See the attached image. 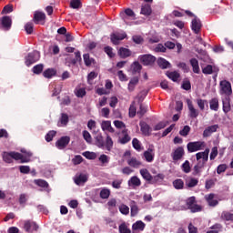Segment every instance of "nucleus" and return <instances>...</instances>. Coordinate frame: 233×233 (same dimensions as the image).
Wrapping results in <instances>:
<instances>
[{"label": "nucleus", "mask_w": 233, "mask_h": 233, "mask_svg": "<svg viewBox=\"0 0 233 233\" xmlns=\"http://www.w3.org/2000/svg\"><path fill=\"white\" fill-rule=\"evenodd\" d=\"M21 152L22 154L18 152H4L3 160L5 163H12V159L21 161V163H28L30 161V157H32V153L26 152L25 149H22Z\"/></svg>", "instance_id": "obj_1"}, {"label": "nucleus", "mask_w": 233, "mask_h": 233, "mask_svg": "<svg viewBox=\"0 0 233 233\" xmlns=\"http://www.w3.org/2000/svg\"><path fill=\"white\" fill-rule=\"evenodd\" d=\"M209 152V149H206L204 152H198L196 154V157L198 163L194 167V176H199L201 174L203 167H205V163L208 161Z\"/></svg>", "instance_id": "obj_2"}, {"label": "nucleus", "mask_w": 233, "mask_h": 233, "mask_svg": "<svg viewBox=\"0 0 233 233\" xmlns=\"http://www.w3.org/2000/svg\"><path fill=\"white\" fill-rule=\"evenodd\" d=\"M220 94L221 96H230L232 94V85L227 80L220 82Z\"/></svg>", "instance_id": "obj_3"}, {"label": "nucleus", "mask_w": 233, "mask_h": 233, "mask_svg": "<svg viewBox=\"0 0 233 233\" xmlns=\"http://www.w3.org/2000/svg\"><path fill=\"white\" fill-rule=\"evenodd\" d=\"M205 148V142L197 141V142H189L187 144L188 152H198V150H203Z\"/></svg>", "instance_id": "obj_4"}, {"label": "nucleus", "mask_w": 233, "mask_h": 233, "mask_svg": "<svg viewBox=\"0 0 233 233\" xmlns=\"http://www.w3.org/2000/svg\"><path fill=\"white\" fill-rule=\"evenodd\" d=\"M143 157L147 163H152L154 157H156V149L154 148V146H149L147 150L144 152Z\"/></svg>", "instance_id": "obj_5"}, {"label": "nucleus", "mask_w": 233, "mask_h": 233, "mask_svg": "<svg viewBox=\"0 0 233 233\" xmlns=\"http://www.w3.org/2000/svg\"><path fill=\"white\" fill-rule=\"evenodd\" d=\"M186 203L189 210H191V212H200L201 206L197 205L196 197H190L189 198L187 199Z\"/></svg>", "instance_id": "obj_6"}, {"label": "nucleus", "mask_w": 233, "mask_h": 233, "mask_svg": "<svg viewBox=\"0 0 233 233\" xmlns=\"http://www.w3.org/2000/svg\"><path fill=\"white\" fill-rule=\"evenodd\" d=\"M39 52L34 51L33 53H29L28 56L25 57V65L26 66H30V65H34V63L39 61Z\"/></svg>", "instance_id": "obj_7"}, {"label": "nucleus", "mask_w": 233, "mask_h": 233, "mask_svg": "<svg viewBox=\"0 0 233 233\" xmlns=\"http://www.w3.org/2000/svg\"><path fill=\"white\" fill-rule=\"evenodd\" d=\"M120 17L128 25V19H136V14L130 8L125 10V12L120 13Z\"/></svg>", "instance_id": "obj_8"}, {"label": "nucleus", "mask_w": 233, "mask_h": 233, "mask_svg": "<svg viewBox=\"0 0 233 233\" xmlns=\"http://www.w3.org/2000/svg\"><path fill=\"white\" fill-rule=\"evenodd\" d=\"M24 228L25 232L34 233L37 232L39 226H37V224H35L34 221L26 220L25 222Z\"/></svg>", "instance_id": "obj_9"}, {"label": "nucleus", "mask_w": 233, "mask_h": 233, "mask_svg": "<svg viewBox=\"0 0 233 233\" xmlns=\"http://www.w3.org/2000/svg\"><path fill=\"white\" fill-rule=\"evenodd\" d=\"M187 108L189 111V117H191L192 119H196V117H198V116H199V110H198L194 106V104H192L190 99H187Z\"/></svg>", "instance_id": "obj_10"}, {"label": "nucleus", "mask_w": 233, "mask_h": 233, "mask_svg": "<svg viewBox=\"0 0 233 233\" xmlns=\"http://www.w3.org/2000/svg\"><path fill=\"white\" fill-rule=\"evenodd\" d=\"M140 61L141 63H143V65H146L147 66H148L156 63V56L152 55H144L140 56Z\"/></svg>", "instance_id": "obj_11"}, {"label": "nucleus", "mask_w": 233, "mask_h": 233, "mask_svg": "<svg viewBox=\"0 0 233 233\" xmlns=\"http://www.w3.org/2000/svg\"><path fill=\"white\" fill-rule=\"evenodd\" d=\"M0 25L4 30H10L12 28V18L10 16H3L0 19Z\"/></svg>", "instance_id": "obj_12"}, {"label": "nucleus", "mask_w": 233, "mask_h": 233, "mask_svg": "<svg viewBox=\"0 0 233 233\" xmlns=\"http://www.w3.org/2000/svg\"><path fill=\"white\" fill-rule=\"evenodd\" d=\"M201 20L195 16L191 22V29L193 30V32H195V34H198L199 32H201Z\"/></svg>", "instance_id": "obj_13"}, {"label": "nucleus", "mask_w": 233, "mask_h": 233, "mask_svg": "<svg viewBox=\"0 0 233 233\" xmlns=\"http://www.w3.org/2000/svg\"><path fill=\"white\" fill-rule=\"evenodd\" d=\"M101 128L103 132H110L111 134L116 132L114 127H112V122H110V120H103L101 123Z\"/></svg>", "instance_id": "obj_14"}, {"label": "nucleus", "mask_w": 233, "mask_h": 233, "mask_svg": "<svg viewBox=\"0 0 233 233\" xmlns=\"http://www.w3.org/2000/svg\"><path fill=\"white\" fill-rule=\"evenodd\" d=\"M127 37L125 33H115L111 35V41L114 45H119V41H123Z\"/></svg>", "instance_id": "obj_15"}, {"label": "nucleus", "mask_w": 233, "mask_h": 233, "mask_svg": "<svg viewBox=\"0 0 233 233\" xmlns=\"http://www.w3.org/2000/svg\"><path fill=\"white\" fill-rule=\"evenodd\" d=\"M69 143L70 137H62L58 141H56V147H57L59 150H63V148H65Z\"/></svg>", "instance_id": "obj_16"}, {"label": "nucleus", "mask_w": 233, "mask_h": 233, "mask_svg": "<svg viewBox=\"0 0 233 233\" xmlns=\"http://www.w3.org/2000/svg\"><path fill=\"white\" fill-rule=\"evenodd\" d=\"M76 185H85L88 181V177L85 174L76 175L74 178Z\"/></svg>", "instance_id": "obj_17"}, {"label": "nucleus", "mask_w": 233, "mask_h": 233, "mask_svg": "<svg viewBox=\"0 0 233 233\" xmlns=\"http://www.w3.org/2000/svg\"><path fill=\"white\" fill-rule=\"evenodd\" d=\"M184 155L185 150L183 149V147H178L172 153L171 156L173 157V161H179V159H181V157H183Z\"/></svg>", "instance_id": "obj_18"}, {"label": "nucleus", "mask_w": 233, "mask_h": 233, "mask_svg": "<svg viewBox=\"0 0 233 233\" xmlns=\"http://www.w3.org/2000/svg\"><path fill=\"white\" fill-rule=\"evenodd\" d=\"M139 125H140V130L142 134H144V136H148L149 134H151L152 127H150L148 124H147L144 121H140Z\"/></svg>", "instance_id": "obj_19"}, {"label": "nucleus", "mask_w": 233, "mask_h": 233, "mask_svg": "<svg viewBox=\"0 0 233 233\" xmlns=\"http://www.w3.org/2000/svg\"><path fill=\"white\" fill-rule=\"evenodd\" d=\"M215 198H216V195L212 193L205 196L206 201L208 202L209 207H216L219 203L218 199H216Z\"/></svg>", "instance_id": "obj_20"}, {"label": "nucleus", "mask_w": 233, "mask_h": 233, "mask_svg": "<svg viewBox=\"0 0 233 233\" xmlns=\"http://www.w3.org/2000/svg\"><path fill=\"white\" fill-rule=\"evenodd\" d=\"M218 125H213V126L207 127L203 132L204 137H209V136H212V134H214V132L218 131Z\"/></svg>", "instance_id": "obj_21"}, {"label": "nucleus", "mask_w": 233, "mask_h": 233, "mask_svg": "<svg viewBox=\"0 0 233 233\" xmlns=\"http://www.w3.org/2000/svg\"><path fill=\"white\" fill-rule=\"evenodd\" d=\"M128 187H132L136 188L137 187H141V179L139 177L134 176L128 180Z\"/></svg>", "instance_id": "obj_22"}, {"label": "nucleus", "mask_w": 233, "mask_h": 233, "mask_svg": "<svg viewBox=\"0 0 233 233\" xmlns=\"http://www.w3.org/2000/svg\"><path fill=\"white\" fill-rule=\"evenodd\" d=\"M104 148L107 149L108 152L114 148V140H112V137L106 135V140L104 142Z\"/></svg>", "instance_id": "obj_23"}, {"label": "nucleus", "mask_w": 233, "mask_h": 233, "mask_svg": "<svg viewBox=\"0 0 233 233\" xmlns=\"http://www.w3.org/2000/svg\"><path fill=\"white\" fill-rule=\"evenodd\" d=\"M118 141L121 145H126V143L130 141V136H128V131L127 129L122 130V137H119Z\"/></svg>", "instance_id": "obj_24"}, {"label": "nucleus", "mask_w": 233, "mask_h": 233, "mask_svg": "<svg viewBox=\"0 0 233 233\" xmlns=\"http://www.w3.org/2000/svg\"><path fill=\"white\" fill-rule=\"evenodd\" d=\"M157 65L163 70H165L167 68H170L172 66L170 65V62H168V61H167V59L161 58V57L157 59Z\"/></svg>", "instance_id": "obj_25"}, {"label": "nucleus", "mask_w": 233, "mask_h": 233, "mask_svg": "<svg viewBox=\"0 0 233 233\" xmlns=\"http://www.w3.org/2000/svg\"><path fill=\"white\" fill-rule=\"evenodd\" d=\"M145 223L141 220L135 222L132 226L133 230H138V232H143L145 230Z\"/></svg>", "instance_id": "obj_26"}, {"label": "nucleus", "mask_w": 233, "mask_h": 233, "mask_svg": "<svg viewBox=\"0 0 233 233\" xmlns=\"http://www.w3.org/2000/svg\"><path fill=\"white\" fill-rule=\"evenodd\" d=\"M209 108L210 110H214V112H218L219 110V100L218 98H212L209 101Z\"/></svg>", "instance_id": "obj_27"}, {"label": "nucleus", "mask_w": 233, "mask_h": 233, "mask_svg": "<svg viewBox=\"0 0 233 233\" xmlns=\"http://www.w3.org/2000/svg\"><path fill=\"white\" fill-rule=\"evenodd\" d=\"M95 139L96 145L98 148H105V140L103 139V135L101 133L97 134Z\"/></svg>", "instance_id": "obj_28"}, {"label": "nucleus", "mask_w": 233, "mask_h": 233, "mask_svg": "<svg viewBox=\"0 0 233 233\" xmlns=\"http://www.w3.org/2000/svg\"><path fill=\"white\" fill-rule=\"evenodd\" d=\"M127 165L133 167V168H139V167H141V162L136 157H131L127 159Z\"/></svg>", "instance_id": "obj_29"}, {"label": "nucleus", "mask_w": 233, "mask_h": 233, "mask_svg": "<svg viewBox=\"0 0 233 233\" xmlns=\"http://www.w3.org/2000/svg\"><path fill=\"white\" fill-rule=\"evenodd\" d=\"M68 121H69L68 115L62 113L57 125L58 127H66V125H68Z\"/></svg>", "instance_id": "obj_30"}, {"label": "nucleus", "mask_w": 233, "mask_h": 233, "mask_svg": "<svg viewBox=\"0 0 233 233\" xmlns=\"http://www.w3.org/2000/svg\"><path fill=\"white\" fill-rule=\"evenodd\" d=\"M137 83H139V78L133 77L129 83H128V90L129 92H134L136 86H137Z\"/></svg>", "instance_id": "obj_31"}, {"label": "nucleus", "mask_w": 233, "mask_h": 233, "mask_svg": "<svg viewBox=\"0 0 233 233\" xmlns=\"http://www.w3.org/2000/svg\"><path fill=\"white\" fill-rule=\"evenodd\" d=\"M118 54H119L120 57L125 59L127 57H130L132 53L127 48L122 47L119 49Z\"/></svg>", "instance_id": "obj_32"}, {"label": "nucleus", "mask_w": 233, "mask_h": 233, "mask_svg": "<svg viewBox=\"0 0 233 233\" xmlns=\"http://www.w3.org/2000/svg\"><path fill=\"white\" fill-rule=\"evenodd\" d=\"M130 208H131V217L132 218L136 217V215L139 213V208L136 204V201H131Z\"/></svg>", "instance_id": "obj_33"}, {"label": "nucleus", "mask_w": 233, "mask_h": 233, "mask_svg": "<svg viewBox=\"0 0 233 233\" xmlns=\"http://www.w3.org/2000/svg\"><path fill=\"white\" fill-rule=\"evenodd\" d=\"M190 65L193 68V72L195 74H199V62H198V59H196V58L191 59Z\"/></svg>", "instance_id": "obj_34"}, {"label": "nucleus", "mask_w": 233, "mask_h": 233, "mask_svg": "<svg viewBox=\"0 0 233 233\" xmlns=\"http://www.w3.org/2000/svg\"><path fill=\"white\" fill-rule=\"evenodd\" d=\"M141 14L143 15H150L152 14V8L150 7V5L146 4L142 5Z\"/></svg>", "instance_id": "obj_35"}, {"label": "nucleus", "mask_w": 233, "mask_h": 233, "mask_svg": "<svg viewBox=\"0 0 233 233\" xmlns=\"http://www.w3.org/2000/svg\"><path fill=\"white\" fill-rule=\"evenodd\" d=\"M140 174L146 181H152V175H150L148 169H140Z\"/></svg>", "instance_id": "obj_36"}, {"label": "nucleus", "mask_w": 233, "mask_h": 233, "mask_svg": "<svg viewBox=\"0 0 233 233\" xmlns=\"http://www.w3.org/2000/svg\"><path fill=\"white\" fill-rule=\"evenodd\" d=\"M147 110H148V106H145L144 104L139 105V110L137 112L139 117H143L145 114H147Z\"/></svg>", "instance_id": "obj_37"}, {"label": "nucleus", "mask_w": 233, "mask_h": 233, "mask_svg": "<svg viewBox=\"0 0 233 233\" xmlns=\"http://www.w3.org/2000/svg\"><path fill=\"white\" fill-rule=\"evenodd\" d=\"M118 210L119 212H121L124 216H128V214H130V208H128V206L125 205V204H121L118 207Z\"/></svg>", "instance_id": "obj_38"}, {"label": "nucleus", "mask_w": 233, "mask_h": 233, "mask_svg": "<svg viewBox=\"0 0 233 233\" xmlns=\"http://www.w3.org/2000/svg\"><path fill=\"white\" fill-rule=\"evenodd\" d=\"M34 19L36 22L45 21V19H46V15H45V13L43 12H35L34 15Z\"/></svg>", "instance_id": "obj_39"}, {"label": "nucleus", "mask_w": 233, "mask_h": 233, "mask_svg": "<svg viewBox=\"0 0 233 233\" xmlns=\"http://www.w3.org/2000/svg\"><path fill=\"white\" fill-rule=\"evenodd\" d=\"M173 187L177 189V190H181V188H183V187H185V183L183 182V180L181 178H177L173 182Z\"/></svg>", "instance_id": "obj_40"}, {"label": "nucleus", "mask_w": 233, "mask_h": 233, "mask_svg": "<svg viewBox=\"0 0 233 233\" xmlns=\"http://www.w3.org/2000/svg\"><path fill=\"white\" fill-rule=\"evenodd\" d=\"M221 218L224 219L225 221H233V213L224 211L221 214Z\"/></svg>", "instance_id": "obj_41"}, {"label": "nucleus", "mask_w": 233, "mask_h": 233, "mask_svg": "<svg viewBox=\"0 0 233 233\" xmlns=\"http://www.w3.org/2000/svg\"><path fill=\"white\" fill-rule=\"evenodd\" d=\"M167 76L169 79L175 82L177 81V79H179V73H177V71L167 72Z\"/></svg>", "instance_id": "obj_42"}, {"label": "nucleus", "mask_w": 233, "mask_h": 233, "mask_svg": "<svg viewBox=\"0 0 233 233\" xmlns=\"http://www.w3.org/2000/svg\"><path fill=\"white\" fill-rule=\"evenodd\" d=\"M100 198L101 199H108L110 198V189L103 188L100 191Z\"/></svg>", "instance_id": "obj_43"}, {"label": "nucleus", "mask_w": 233, "mask_h": 233, "mask_svg": "<svg viewBox=\"0 0 233 233\" xmlns=\"http://www.w3.org/2000/svg\"><path fill=\"white\" fill-rule=\"evenodd\" d=\"M132 145L135 150H137V152H141V150H143V147H141V142H139L137 138L133 139Z\"/></svg>", "instance_id": "obj_44"}, {"label": "nucleus", "mask_w": 233, "mask_h": 233, "mask_svg": "<svg viewBox=\"0 0 233 233\" xmlns=\"http://www.w3.org/2000/svg\"><path fill=\"white\" fill-rule=\"evenodd\" d=\"M35 185H37V187H41L42 188H48V182L43 179L35 180Z\"/></svg>", "instance_id": "obj_45"}, {"label": "nucleus", "mask_w": 233, "mask_h": 233, "mask_svg": "<svg viewBox=\"0 0 233 233\" xmlns=\"http://www.w3.org/2000/svg\"><path fill=\"white\" fill-rule=\"evenodd\" d=\"M44 77H46L47 79H50L52 77H54V76H56V71L54 69H47L46 70L44 73Z\"/></svg>", "instance_id": "obj_46"}, {"label": "nucleus", "mask_w": 233, "mask_h": 233, "mask_svg": "<svg viewBox=\"0 0 233 233\" xmlns=\"http://www.w3.org/2000/svg\"><path fill=\"white\" fill-rule=\"evenodd\" d=\"M141 64H139V62H134L132 65H131V69L133 70V72L136 74L137 72H141Z\"/></svg>", "instance_id": "obj_47"}, {"label": "nucleus", "mask_w": 233, "mask_h": 233, "mask_svg": "<svg viewBox=\"0 0 233 233\" xmlns=\"http://www.w3.org/2000/svg\"><path fill=\"white\" fill-rule=\"evenodd\" d=\"M183 172L185 174H188L190 172V162L188 160H186L185 163L182 164L181 166Z\"/></svg>", "instance_id": "obj_48"}, {"label": "nucleus", "mask_w": 233, "mask_h": 233, "mask_svg": "<svg viewBox=\"0 0 233 233\" xmlns=\"http://www.w3.org/2000/svg\"><path fill=\"white\" fill-rule=\"evenodd\" d=\"M118 230L120 233H132V231L130 230V228H128V227L127 226V224L122 223L119 228Z\"/></svg>", "instance_id": "obj_49"}, {"label": "nucleus", "mask_w": 233, "mask_h": 233, "mask_svg": "<svg viewBox=\"0 0 233 233\" xmlns=\"http://www.w3.org/2000/svg\"><path fill=\"white\" fill-rule=\"evenodd\" d=\"M223 103V111L227 114L228 112H230V102L228 98L222 101Z\"/></svg>", "instance_id": "obj_50"}, {"label": "nucleus", "mask_w": 233, "mask_h": 233, "mask_svg": "<svg viewBox=\"0 0 233 233\" xmlns=\"http://www.w3.org/2000/svg\"><path fill=\"white\" fill-rule=\"evenodd\" d=\"M147 94H148V91L143 90L137 95V98L138 99V103H143L145 97H147Z\"/></svg>", "instance_id": "obj_51"}, {"label": "nucleus", "mask_w": 233, "mask_h": 233, "mask_svg": "<svg viewBox=\"0 0 233 233\" xmlns=\"http://www.w3.org/2000/svg\"><path fill=\"white\" fill-rule=\"evenodd\" d=\"M136 104L133 102L129 107V117H135L137 111L136 109Z\"/></svg>", "instance_id": "obj_52"}, {"label": "nucleus", "mask_w": 233, "mask_h": 233, "mask_svg": "<svg viewBox=\"0 0 233 233\" xmlns=\"http://www.w3.org/2000/svg\"><path fill=\"white\" fill-rule=\"evenodd\" d=\"M83 137L86 143H92V135L86 130L83 131Z\"/></svg>", "instance_id": "obj_53"}, {"label": "nucleus", "mask_w": 233, "mask_h": 233, "mask_svg": "<svg viewBox=\"0 0 233 233\" xmlns=\"http://www.w3.org/2000/svg\"><path fill=\"white\" fill-rule=\"evenodd\" d=\"M56 132L55 130L49 131L46 136V141H47V143H50V141H52V139H54V137H56Z\"/></svg>", "instance_id": "obj_54"}, {"label": "nucleus", "mask_w": 233, "mask_h": 233, "mask_svg": "<svg viewBox=\"0 0 233 233\" xmlns=\"http://www.w3.org/2000/svg\"><path fill=\"white\" fill-rule=\"evenodd\" d=\"M71 8H81V0H71L70 2Z\"/></svg>", "instance_id": "obj_55"}, {"label": "nucleus", "mask_w": 233, "mask_h": 233, "mask_svg": "<svg viewBox=\"0 0 233 233\" xmlns=\"http://www.w3.org/2000/svg\"><path fill=\"white\" fill-rule=\"evenodd\" d=\"M75 58L71 59V65H76V63H79L81 61V53L79 51L75 52Z\"/></svg>", "instance_id": "obj_56"}, {"label": "nucleus", "mask_w": 233, "mask_h": 233, "mask_svg": "<svg viewBox=\"0 0 233 233\" xmlns=\"http://www.w3.org/2000/svg\"><path fill=\"white\" fill-rule=\"evenodd\" d=\"M186 185L189 187V188H193V187H196L198 185V179L196 178H190L189 180H187L186 182Z\"/></svg>", "instance_id": "obj_57"}, {"label": "nucleus", "mask_w": 233, "mask_h": 233, "mask_svg": "<svg viewBox=\"0 0 233 233\" xmlns=\"http://www.w3.org/2000/svg\"><path fill=\"white\" fill-rule=\"evenodd\" d=\"M207 104V100L198 98L197 99V105L200 110H205V105Z\"/></svg>", "instance_id": "obj_58"}, {"label": "nucleus", "mask_w": 233, "mask_h": 233, "mask_svg": "<svg viewBox=\"0 0 233 233\" xmlns=\"http://www.w3.org/2000/svg\"><path fill=\"white\" fill-rule=\"evenodd\" d=\"M83 57H84L85 65H86V66H90V65H92V61H93V59L90 58V55L85 54V55L83 56Z\"/></svg>", "instance_id": "obj_59"}, {"label": "nucleus", "mask_w": 233, "mask_h": 233, "mask_svg": "<svg viewBox=\"0 0 233 233\" xmlns=\"http://www.w3.org/2000/svg\"><path fill=\"white\" fill-rule=\"evenodd\" d=\"M86 95V91L85 90V88H76V96L77 97H83L84 96Z\"/></svg>", "instance_id": "obj_60"}, {"label": "nucleus", "mask_w": 233, "mask_h": 233, "mask_svg": "<svg viewBox=\"0 0 233 233\" xmlns=\"http://www.w3.org/2000/svg\"><path fill=\"white\" fill-rule=\"evenodd\" d=\"M25 30L26 34H32L34 32V24L33 23H27L25 25Z\"/></svg>", "instance_id": "obj_61"}, {"label": "nucleus", "mask_w": 233, "mask_h": 233, "mask_svg": "<svg viewBox=\"0 0 233 233\" xmlns=\"http://www.w3.org/2000/svg\"><path fill=\"white\" fill-rule=\"evenodd\" d=\"M211 228L212 230H209L207 233H219V230H221V224H216Z\"/></svg>", "instance_id": "obj_62"}, {"label": "nucleus", "mask_w": 233, "mask_h": 233, "mask_svg": "<svg viewBox=\"0 0 233 233\" xmlns=\"http://www.w3.org/2000/svg\"><path fill=\"white\" fill-rule=\"evenodd\" d=\"M203 74L210 75L214 72V69L211 65H208L206 67L202 69Z\"/></svg>", "instance_id": "obj_63"}, {"label": "nucleus", "mask_w": 233, "mask_h": 233, "mask_svg": "<svg viewBox=\"0 0 233 233\" xmlns=\"http://www.w3.org/2000/svg\"><path fill=\"white\" fill-rule=\"evenodd\" d=\"M188 132H190V127L185 126L182 130L179 131L180 136L187 137L188 136Z\"/></svg>", "instance_id": "obj_64"}]
</instances>
